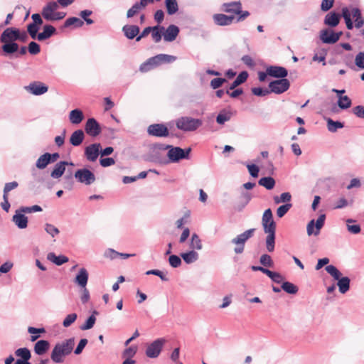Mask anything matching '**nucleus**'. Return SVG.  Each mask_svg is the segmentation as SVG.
<instances>
[{
	"instance_id": "f257e3e1",
	"label": "nucleus",
	"mask_w": 364,
	"mask_h": 364,
	"mask_svg": "<svg viewBox=\"0 0 364 364\" xmlns=\"http://www.w3.org/2000/svg\"><path fill=\"white\" fill-rule=\"evenodd\" d=\"M75 346L74 338L66 339L62 342L58 343L54 346L50 358L55 363H61L65 358L70 355Z\"/></svg>"
},
{
	"instance_id": "f03ea898",
	"label": "nucleus",
	"mask_w": 364,
	"mask_h": 364,
	"mask_svg": "<svg viewBox=\"0 0 364 364\" xmlns=\"http://www.w3.org/2000/svg\"><path fill=\"white\" fill-rule=\"evenodd\" d=\"M17 41V28L9 27L6 28L1 35L0 41L3 43L2 50L6 54H12L18 50Z\"/></svg>"
},
{
	"instance_id": "7ed1b4c3",
	"label": "nucleus",
	"mask_w": 364,
	"mask_h": 364,
	"mask_svg": "<svg viewBox=\"0 0 364 364\" xmlns=\"http://www.w3.org/2000/svg\"><path fill=\"white\" fill-rule=\"evenodd\" d=\"M59 5L55 1L48 2L42 10L43 17L49 21H58L63 19L66 14L64 12L57 11Z\"/></svg>"
},
{
	"instance_id": "20e7f679",
	"label": "nucleus",
	"mask_w": 364,
	"mask_h": 364,
	"mask_svg": "<svg viewBox=\"0 0 364 364\" xmlns=\"http://www.w3.org/2000/svg\"><path fill=\"white\" fill-rule=\"evenodd\" d=\"M203 124L200 119H195L190 117H181L176 122V127L184 132H193Z\"/></svg>"
},
{
	"instance_id": "39448f33",
	"label": "nucleus",
	"mask_w": 364,
	"mask_h": 364,
	"mask_svg": "<svg viewBox=\"0 0 364 364\" xmlns=\"http://www.w3.org/2000/svg\"><path fill=\"white\" fill-rule=\"evenodd\" d=\"M255 232V229L251 228L232 239V243L235 245L234 249L235 253L242 254L243 252L245 242L254 235Z\"/></svg>"
},
{
	"instance_id": "423d86ee",
	"label": "nucleus",
	"mask_w": 364,
	"mask_h": 364,
	"mask_svg": "<svg viewBox=\"0 0 364 364\" xmlns=\"http://www.w3.org/2000/svg\"><path fill=\"white\" fill-rule=\"evenodd\" d=\"M166 149H168L167 156L171 162H177L181 159H188L191 151V148L184 150L180 147H173L170 145H167Z\"/></svg>"
},
{
	"instance_id": "0eeeda50",
	"label": "nucleus",
	"mask_w": 364,
	"mask_h": 364,
	"mask_svg": "<svg viewBox=\"0 0 364 364\" xmlns=\"http://www.w3.org/2000/svg\"><path fill=\"white\" fill-rule=\"evenodd\" d=\"M74 176L78 182L86 186L91 185L96 180L95 174L85 168L77 170Z\"/></svg>"
},
{
	"instance_id": "6e6552de",
	"label": "nucleus",
	"mask_w": 364,
	"mask_h": 364,
	"mask_svg": "<svg viewBox=\"0 0 364 364\" xmlns=\"http://www.w3.org/2000/svg\"><path fill=\"white\" fill-rule=\"evenodd\" d=\"M165 343L166 340L164 338H158L155 340L154 342L147 346L146 350V355L150 358H157L159 355Z\"/></svg>"
},
{
	"instance_id": "1a4fd4ad",
	"label": "nucleus",
	"mask_w": 364,
	"mask_h": 364,
	"mask_svg": "<svg viewBox=\"0 0 364 364\" xmlns=\"http://www.w3.org/2000/svg\"><path fill=\"white\" fill-rule=\"evenodd\" d=\"M325 219L326 215L324 214H321L319 215L316 223L314 220L309 221L306 227L307 235L309 236L312 235H318L324 225Z\"/></svg>"
},
{
	"instance_id": "9d476101",
	"label": "nucleus",
	"mask_w": 364,
	"mask_h": 364,
	"mask_svg": "<svg viewBox=\"0 0 364 364\" xmlns=\"http://www.w3.org/2000/svg\"><path fill=\"white\" fill-rule=\"evenodd\" d=\"M289 81L286 78L276 80L269 84L270 92L276 94L283 93L289 89Z\"/></svg>"
},
{
	"instance_id": "9b49d317",
	"label": "nucleus",
	"mask_w": 364,
	"mask_h": 364,
	"mask_svg": "<svg viewBox=\"0 0 364 364\" xmlns=\"http://www.w3.org/2000/svg\"><path fill=\"white\" fill-rule=\"evenodd\" d=\"M26 212L23 211L22 207H20L15 211L12 217V222L19 228L25 229L28 227V217L25 215Z\"/></svg>"
},
{
	"instance_id": "f8f14e48",
	"label": "nucleus",
	"mask_w": 364,
	"mask_h": 364,
	"mask_svg": "<svg viewBox=\"0 0 364 364\" xmlns=\"http://www.w3.org/2000/svg\"><path fill=\"white\" fill-rule=\"evenodd\" d=\"M100 143L92 144L85 149V156L88 161L95 162L100 154Z\"/></svg>"
},
{
	"instance_id": "ddd939ff",
	"label": "nucleus",
	"mask_w": 364,
	"mask_h": 364,
	"mask_svg": "<svg viewBox=\"0 0 364 364\" xmlns=\"http://www.w3.org/2000/svg\"><path fill=\"white\" fill-rule=\"evenodd\" d=\"M147 132L151 136L166 137L168 136V130L163 124H154L148 127Z\"/></svg>"
},
{
	"instance_id": "4468645a",
	"label": "nucleus",
	"mask_w": 364,
	"mask_h": 364,
	"mask_svg": "<svg viewBox=\"0 0 364 364\" xmlns=\"http://www.w3.org/2000/svg\"><path fill=\"white\" fill-rule=\"evenodd\" d=\"M341 35L342 32L335 33L333 31L326 29L321 32L320 38L323 43L332 44L337 42Z\"/></svg>"
},
{
	"instance_id": "2eb2a0df",
	"label": "nucleus",
	"mask_w": 364,
	"mask_h": 364,
	"mask_svg": "<svg viewBox=\"0 0 364 364\" xmlns=\"http://www.w3.org/2000/svg\"><path fill=\"white\" fill-rule=\"evenodd\" d=\"M262 224L264 231L276 230V224L273 220L272 212L270 208L264 210L262 218Z\"/></svg>"
},
{
	"instance_id": "dca6fc26",
	"label": "nucleus",
	"mask_w": 364,
	"mask_h": 364,
	"mask_svg": "<svg viewBox=\"0 0 364 364\" xmlns=\"http://www.w3.org/2000/svg\"><path fill=\"white\" fill-rule=\"evenodd\" d=\"M85 130L91 136H97L101 132L100 124L94 118L87 119L85 126Z\"/></svg>"
},
{
	"instance_id": "f3484780",
	"label": "nucleus",
	"mask_w": 364,
	"mask_h": 364,
	"mask_svg": "<svg viewBox=\"0 0 364 364\" xmlns=\"http://www.w3.org/2000/svg\"><path fill=\"white\" fill-rule=\"evenodd\" d=\"M176 60V57L168 54H159L154 57L150 58V63H152L154 66L156 67L162 63H173Z\"/></svg>"
},
{
	"instance_id": "a211bd4d",
	"label": "nucleus",
	"mask_w": 364,
	"mask_h": 364,
	"mask_svg": "<svg viewBox=\"0 0 364 364\" xmlns=\"http://www.w3.org/2000/svg\"><path fill=\"white\" fill-rule=\"evenodd\" d=\"M26 89L34 95H41L46 93L48 87L41 82H33L26 87Z\"/></svg>"
},
{
	"instance_id": "6ab92c4d",
	"label": "nucleus",
	"mask_w": 364,
	"mask_h": 364,
	"mask_svg": "<svg viewBox=\"0 0 364 364\" xmlns=\"http://www.w3.org/2000/svg\"><path fill=\"white\" fill-rule=\"evenodd\" d=\"M267 73L268 75L277 77L284 78L287 76V70L283 67L272 65L267 68Z\"/></svg>"
},
{
	"instance_id": "aec40b11",
	"label": "nucleus",
	"mask_w": 364,
	"mask_h": 364,
	"mask_svg": "<svg viewBox=\"0 0 364 364\" xmlns=\"http://www.w3.org/2000/svg\"><path fill=\"white\" fill-rule=\"evenodd\" d=\"M178 33V27L175 25H170L163 33L164 39L165 41L172 42L176 38Z\"/></svg>"
},
{
	"instance_id": "412c9836",
	"label": "nucleus",
	"mask_w": 364,
	"mask_h": 364,
	"mask_svg": "<svg viewBox=\"0 0 364 364\" xmlns=\"http://www.w3.org/2000/svg\"><path fill=\"white\" fill-rule=\"evenodd\" d=\"M68 164L69 163L67 161H60L57 163L50 173V176L53 178H59L61 177L65 171V166ZM70 165H73V164L70 163Z\"/></svg>"
},
{
	"instance_id": "4be33fe9",
	"label": "nucleus",
	"mask_w": 364,
	"mask_h": 364,
	"mask_svg": "<svg viewBox=\"0 0 364 364\" xmlns=\"http://www.w3.org/2000/svg\"><path fill=\"white\" fill-rule=\"evenodd\" d=\"M88 275L89 274L86 269H80L75 277V282L81 288L86 287L88 281Z\"/></svg>"
},
{
	"instance_id": "5701e85b",
	"label": "nucleus",
	"mask_w": 364,
	"mask_h": 364,
	"mask_svg": "<svg viewBox=\"0 0 364 364\" xmlns=\"http://www.w3.org/2000/svg\"><path fill=\"white\" fill-rule=\"evenodd\" d=\"M235 19L234 16H227L223 14H215L213 20L219 26H228L232 23Z\"/></svg>"
},
{
	"instance_id": "b1692460",
	"label": "nucleus",
	"mask_w": 364,
	"mask_h": 364,
	"mask_svg": "<svg viewBox=\"0 0 364 364\" xmlns=\"http://www.w3.org/2000/svg\"><path fill=\"white\" fill-rule=\"evenodd\" d=\"M242 4L240 1H232L223 4V9L227 13L239 14L241 13Z\"/></svg>"
},
{
	"instance_id": "393cba45",
	"label": "nucleus",
	"mask_w": 364,
	"mask_h": 364,
	"mask_svg": "<svg viewBox=\"0 0 364 364\" xmlns=\"http://www.w3.org/2000/svg\"><path fill=\"white\" fill-rule=\"evenodd\" d=\"M275 231L276 230H269L264 231L266 234H267V236L265 240V244L267 250L269 252H272L274 250Z\"/></svg>"
},
{
	"instance_id": "a878e982",
	"label": "nucleus",
	"mask_w": 364,
	"mask_h": 364,
	"mask_svg": "<svg viewBox=\"0 0 364 364\" xmlns=\"http://www.w3.org/2000/svg\"><path fill=\"white\" fill-rule=\"evenodd\" d=\"M85 138V134L82 130H75L70 136V143L74 146H80Z\"/></svg>"
},
{
	"instance_id": "bb28decb",
	"label": "nucleus",
	"mask_w": 364,
	"mask_h": 364,
	"mask_svg": "<svg viewBox=\"0 0 364 364\" xmlns=\"http://www.w3.org/2000/svg\"><path fill=\"white\" fill-rule=\"evenodd\" d=\"M56 31L55 27L51 25H45L43 31L38 35V41H43L50 38Z\"/></svg>"
},
{
	"instance_id": "cd10ccee",
	"label": "nucleus",
	"mask_w": 364,
	"mask_h": 364,
	"mask_svg": "<svg viewBox=\"0 0 364 364\" xmlns=\"http://www.w3.org/2000/svg\"><path fill=\"white\" fill-rule=\"evenodd\" d=\"M125 36L129 39L137 37L139 33V28L135 25H126L122 28Z\"/></svg>"
},
{
	"instance_id": "c85d7f7f",
	"label": "nucleus",
	"mask_w": 364,
	"mask_h": 364,
	"mask_svg": "<svg viewBox=\"0 0 364 364\" xmlns=\"http://www.w3.org/2000/svg\"><path fill=\"white\" fill-rule=\"evenodd\" d=\"M50 343L48 341L40 340L36 343L34 346V351L37 355H41L48 351Z\"/></svg>"
},
{
	"instance_id": "c756f323",
	"label": "nucleus",
	"mask_w": 364,
	"mask_h": 364,
	"mask_svg": "<svg viewBox=\"0 0 364 364\" xmlns=\"http://www.w3.org/2000/svg\"><path fill=\"white\" fill-rule=\"evenodd\" d=\"M84 119V115L82 110L75 109L69 114V120L73 124H78L82 122Z\"/></svg>"
},
{
	"instance_id": "7c9ffc66",
	"label": "nucleus",
	"mask_w": 364,
	"mask_h": 364,
	"mask_svg": "<svg viewBox=\"0 0 364 364\" xmlns=\"http://www.w3.org/2000/svg\"><path fill=\"white\" fill-rule=\"evenodd\" d=\"M181 257L186 264H191L198 259L199 255L195 250H191L187 252L181 253Z\"/></svg>"
},
{
	"instance_id": "2f4dec72",
	"label": "nucleus",
	"mask_w": 364,
	"mask_h": 364,
	"mask_svg": "<svg viewBox=\"0 0 364 364\" xmlns=\"http://www.w3.org/2000/svg\"><path fill=\"white\" fill-rule=\"evenodd\" d=\"M339 20L340 16L338 14L331 12L326 16L324 23L329 26L335 27L339 23Z\"/></svg>"
},
{
	"instance_id": "473e14b6",
	"label": "nucleus",
	"mask_w": 364,
	"mask_h": 364,
	"mask_svg": "<svg viewBox=\"0 0 364 364\" xmlns=\"http://www.w3.org/2000/svg\"><path fill=\"white\" fill-rule=\"evenodd\" d=\"M47 259L55 264L56 265H62L68 261V258L64 255L57 256L53 252H50L47 255Z\"/></svg>"
},
{
	"instance_id": "72a5a7b5",
	"label": "nucleus",
	"mask_w": 364,
	"mask_h": 364,
	"mask_svg": "<svg viewBox=\"0 0 364 364\" xmlns=\"http://www.w3.org/2000/svg\"><path fill=\"white\" fill-rule=\"evenodd\" d=\"M232 113L230 111L223 109L216 117V122L219 124H224L226 122L230 120Z\"/></svg>"
},
{
	"instance_id": "f704fd0d",
	"label": "nucleus",
	"mask_w": 364,
	"mask_h": 364,
	"mask_svg": "<svg viewBox=\"0 0 364 364\" xmlns=\"http://www.w3.org/2000/svg\"><path fill=\"white\" fill-rule=\"evenodd\" d=\"M248 77V73L246 71L241 72L236 79L232 82L230 85L229 90H234L235 87L239 86L240 85L245 82Z\"/></svg>"
},
{
	"instance_id": "c9c22d12",
	"label": "nucleus",
	"mask_w": 364,
	"mask_h": 364,
	"mask_svg": "<svg viewBox=\"0 0 364 364\" xmlns=\"http://www.w3.org/2000/svg\"><path fill=\"white\" fill-rule=\"evenodd\" d=\"M350 279L348 277H341L338 279L337 286L341 294L346 293L350 289Z\"/></svg>"
},
{
	"instance_id": "e433bc0d",
	"label": "nucleus",
	"mask_w": 364,
	"mask_h": 364,
	"mask_svg": "<svg viewBox=\"0 0 364 364\" xmlns=\"http://www.w3.org/2000/svg\"><path fill=\"white\" fill-rule=\"evenodd\" d=\"M190 248L193 250H201L203 248L202 241L196 233L191 235V241L189 243Z\"/></svg>"
},
{
	"instance_id": "4c0bfd02",
	"label": "nucleus",
	"mask_w": 364,
	"mask_h": 364,
	"mask_svg": "<svg viewBox=\"0 0 364 364\" xmlns=\"http://www.w3.org/2000/svg\"><path fill=\"white\" fill-rule=\"evenodd\" d=\"M350 16L355 18V26L356 28H360L363 26L364 21L361 16L360 11L358 8H353L350 11Z\"/></svg>"
},
{
	"instance_id": "58836bf2",
	"label": "nucleus",
	"mask_w": 364,
	"mask_h": 364,
	"mask_svg": "<svg viewBox=\"0 0 364 364\" xmlns=\"http://www.w3.org/2000/svg\"><path fill=\"white\" fill-rule=\"evenodd\" d=\"M258 183L267 190H272L275 186V180L271 176L263 177L259 180Z\"/></svg>"
},
{
	"instance_id": "ea45409f",
	"label": "nucleus",
	"mask_w": 364,
	"mask_h": 364,
	"mask_svg": "<svg viewBox=\"0 0 364 364\" xmlns=\"http://www.w3.org/2000/svg\"><path fill=\"white\" fill-rule=\"evenodd\" d=\"M274 202L276 204L282 203H289L291 200V195L289 192L282 193L280 196H275L273 198Z\"/></svg>"
},
{
	"instance_id": "a19ab883",
	"label": "nucleus",
	"mask_w": 364,
	"mask_h": 364,
	"mask_svg": "<svg viewBox=\"0 0 364 364\" xmlns=\"http://www.w3.org/2000/svg\"><path fill=\"white\" fill-rule=\"evenodd\" d=\"M164 31V28L163 26H156L153 27L151 31V37L154 42L159 43L161 40L162 33Z\"/></svg>"
},
{
	"instance_id": "79ce46f5",
	"label": "nucleus",
	"mask_w": 364,
	"mask_h": 364,
	"mask_svg": "<svg viewBox=\"0 0 364 364\" xmlns=\"http://www.w3.org/2000/svg\"><path fill=\"white\" fill-rule=\"evenodd\" d=\"M15 355L21 360L28 361L31 357L30 350L27 348H21L15 351Z\"/></svg>"
},
{
	"instance_id": "37998d69",
	"label": "nucleus",
	"mask_w": 364,
	"mask_h": 364,
	"mask_svg": "<svg viewBox=\"0 0 364 364\" xmlns=\"http://www.w3.org/2000/svg\"><path fill=\"white\" fill-rule=\"evenodd\" d=\"M165 3L169 15H173L178 11V6L176 0H166Z\"/></svg>"
},
{
	"instance_id": "c03bdc74",
	"label": "nucleus",
	"mask_w": 364,
	"mask_h": 364,
	"mask_svg": "<svg viewBox=\"0 0 364 364\" xmlns=\"http://www.w3.org/2000/svg\"><path fill=\"white\" fill-rule=\"evenodd\" d=\"M50 159L46 153L41 155L36 161V166L39 169L45 168L49 164Z\"/></svg>"
},
{
	"instance_id": "a18cd8bd",
	"label": "nucleus",
	"mask_w": 364,
	"mask_h": 364,
	"mask_svg": "<svg viewBox=\"0 0 364 364\" xmlns=\"http://www.w3.org/2000/svg\"><path fill=\"white\" fill-rule=\"evenodd\" d=\"M352 104L351 100L346 95L339 96L338 100V106L342 109H346L350 107Z\"/></svg>"
},
{
	"instance_id": "49530a36",
	"label": "nucleus",
	"mask_w": 364,
	"mask_h": 364,
	"mask_svg": "<svg viewBox=\"0 0 364 364\" xmlns=\"http://www.w3.org/2000/svg\"><path fill=\"white\" fill-rule=\"evenodd\" d=\"M326 271L336 280L341 279V272L333 265H328L325 268Z\"/></svg>"
},
{
	"instance_id": "de8ad7c7",
	"label": "nucleus",
	"mask_w": 364,
	"mask_h": 364,
	"mask_svg": "<svg viewBox=\"0 0 364 364\" xmlns=\"http://www.w3.org/2000/svg\"><path fill=\"white\" fill-rule=\"evenodd\" d=\"M44 230L52 238H54L60 233V230L58 228L50 223H46L44 225Z\"/></svg>"
},
{
	"instance_id": "09e8293b",
	"label": "nucleus",
	"mask_w": 364,
	"mask_h": 364,
	"mask_svg": "<svg viewBox=\"0 0 364 364\" xmlns=\"http://www.w3.org/2000/svg\"><path fill=\"white\" fill-rule=\"evenodd\" d=\"M282 289L287 293L295 294L298 291V287L289 282H284L282 284Z\"/></svg>"
},
{
	"instance_id": "8fccbe9b",
	"label": "nucleus",
	"mask_w": 364,
	"mask_h": 364,
	"mask_svg": "<svg viewBox=\"0 0 364 364\" xmlns=\"http://www.w3.org/2000/svg\"><path fill=\"white\" fill-rule=\"evenodd\" d=\"M342 15L345 19L347 28L349 30L352 29L353 27V22L350 18V10L347 7L343 8Z\"/></svg>"
},
{
	"instance_id": "3c124183",
	"label": "nucleus",
	"mask_w": 364,
	"mask_h": 364,
	"mask_svg": "<svg viewBox=\"0 0 364 364\" xmlns=\"http://www.w3.org/2000/svg\"><path fill=\"white\" fill-rule=\"evenodd\" d=\"M327 127L328 131L331 132H335L337 131L338 129L343 128V124L340 122H335L329 118L327 119Z\"/></svg>"
},
{
	"instance_id": "603ef678",
	"label": "nucleus",
	"mask_w": 364,
	"mask_h": 364,
	"mask_svg": "<svg viewBox=\"0 0 364 364\" xmlns=\"http://www.w3.org/2000/svg\"><path fill=\"white\" fill-rule=\"evenodd\" d=\"M83 21L77 17H71L66 19L64 23L65 27H69L74 25L75 27H81L83 25Z\"/></svg>"
},
{
	"instance_id": "864d4df0",
	"label": "nucleus",
	"mask_w": 364,
	"mask_h": 364,
	"mask_svg": "<svg viewBox=\"0 0 364 364\" xmlns=\"http://www.w3.org/2000/svg\"><path fill=\"white\" fill-rule=\"evenodd\" d=\"M266 275H267L273 282L278 284L281 283L283 280V277L279 273L272 272L269 269L266 272Z\"/></svg>"
},
{
	"instance_id": "5fc2aeb1",
	"label": "nucleus",
	"mask_w": 364,
	"mask_h": 364,
	"mask_svg": "<svg viewBox=\"0 0 364 364\" xmlns=\"http://www.w3.org/2000/svg\"><path fill=\"white\" fill-rule=\"evenodd\" d=\"M291 203H286L279 206L277 210V215L279 218H282L291 208Z\"/></svg>"
},
{
	"instance_id": "6e6d98bb",
	"label": "nucleus",
	"mask_w": 364,
	"mask_h": 364,
	"mask_svg": "<svg viewBox=\"0 0 364 364\" xmlns=\"http://www.w3.org/2000/svg\"><path fill=\"white\" fill-rule=\"evenodd\" d=\"M39 27L34 24H28L27 26V31L33 39L38 40V31Z\"/></svg>"
},
{
	"instance_id": "4d7b16f0",
	"label": "nucleus",
	"mask_w": 364,
	"mask_h": 364,
	"mask_svg": "<svg viewBox=\"0 0 364 364\" xmlns=\"http://www.w3.org/2000/svg\"><path fill=\"white\" fill-rule=\"evenodd\" d=\"M354 222L352 219H348L346 220L347 223V229L348 230L353 234H358L360 232V227L359 225H350V223Z\"/></svg>"
},
{
	"instance_id": "13d9d810",
	"label": "nucleus",
	"mask_w": 364,
	"mask_h": 364,
	"mask_svg": "<svg viewBox=\"0 0 364 364\" xmlns=\"http://www.w3.org/2000/svg\"><path fill=\"white\" fill-rule=\"evenodd\" d=\"M136 346H130L124 350L122 356L126 359H130L136 354Z\"/></svg>"
},
{
	"instance_id": "bf43d9fd",
	"label": "nucleus",
	"mask_w": 364,
	"mask_h": 364,
	"mask_svg": "<svg viewBox=\"0 0 364 364\" xmlns=\"http://www.w3.org/2000/svg\"><path fill=\"white\" fill-rule=\"evenodd\" d=\"M259 262L264 267H272L273 262L271 257L267 254H264L260 257Z\"/></svg>"
},
{
	"instance_id": "052dcab7",
	"label": "nucleus",
	"mask_w": 364,
	"mask_h": 364,
	"mask_svg": "<svg viewBox=\"0 0 364 364\" xmlns=\"http://www.w3.org/2000/svg\"><path fill=\"white\" fill-rule=\"evenodd\" d=\"M168 262L172 267L176 268L181 264V259L178 256L173 255L169 257Z\"/></svg>"
},
{
	"instance_id": "680f3d73",
	"label": "nucleus",
	"mask_w": 364,
	"mask_h": 364,
	"mask_svg": "<svg viewBox=\"0 0 364 364\" xmlns=\"http://www.w3.org/2000/svg\"><path fill=\"white\" fill-rule=\"evenodd\" d=\"M28 50L31 55H37L41 51L40 46L34 41L28 44Z\"/></svg>"
},
{
	"instance_id": "e2e57ef3",
	"label": "nucleus",
	"mask_w": 364,
	"mask_h": 364,
	"mask_svg": "<svg viewBox=\"0 0 364 364\" xmlns=\"http://www.w3.org/2000/svg\"><path fill=\"white\" fill-rule=\"evenodd\" d=\"M355 63L359 68L364 69V52H360L356 55Z\"/></svg>"
},
{
	"instance_id": "0e129e2a",
	"label": "nucleus",
	"mask_w": 364,
	"mask_h": 364,
	"mask_svg": "<svg viewBox=\"0 0 364 364\" xmlns=\"http://www.w3.org/2000/svg\"><path fill=\"white\" fill-rule=\"evenodd\" d=\"M142 8L138 4V2L135 3L132 8H130L127 13V18H132L136 14L139 10Z\"/></svg>"
},
{
	"instance_id": "69168bd1",
	"label": "nucleus",
	"mask_w": 364,
	"mask_h": 364,
	"mask_svg": "<svg viewBox=\"0 0 364 364\" xmlns=\"http://www.w3.org/2000/svg\"><path fill=\"white\" fill-rule=\"evenodd\" d=\"M227 80L225 78H220V77H218V78H214L211 81H210V87L215 90V89H218L220 87L222 86V85Z\"/></svg>"
},
{
	"instance_id": "338daca9",
	"label": "nucleus",
	"mask_w": 364,
	"mask_h": 364,
	"mask_svg": "<svg viewBox=\"0 0 364 364\" xmlns=\"http://www.w3.org/2000/svg\"><path fill=\"white\" fill-rule=\"evenodd\" d=\"M252 92L257 96H265L270 93V91L268 89H262L261 87H253L252 89Z\"/></svg>"
},
{
	"instance_id": "774afa93",
	"label": "nucleus",
	"mask_w": 364,
	"mask_h": 364,
	"mask_svg": "<svg viewBox=\"0 0 364 364\" xmlns=\"http://www.w3.org/2000/svg\"><path fill=\"white\" fill-rule=\"evenodd\" d=\"M353 112L359 118L364 119V107L362 105H358L353 109Z\"/></svg>"
}]
</instances>
